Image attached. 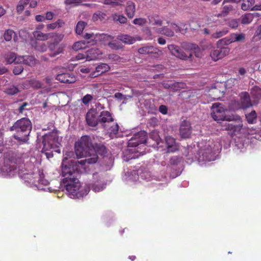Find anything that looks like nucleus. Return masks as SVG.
<instances>
[{
	"instance_id": "nucleus-1",
	"label": "nucleus",
	"mask_w": 261,
	"mask_h": 261,
	"mask_svg": "<svg viewBox=\"0 0 261 261\" xmlns=\"http://www.w3.org/2000/svg\"><path fill=\"white\" fill-rule=\"evenodd\" d=\"M74 153L73 151H67L64 154L62 163V173L64 177L62 185L65 187L71 197L78 199L83 198L89 192V188H82L77 178L81 172V167L86 164L95 163L98 160V156L94 154L92 158L81 160L80 161L70 160Z\"/></svg>"
},
{
	"instance_id": "nucleus-2",
	"label": "nucleus",
	"mask_w": 261,
	"mask_h": 261,
	"mask_svg": "<svg viewBox=\"0 0 261 261\" xmlns=\"http://www.w3.org/2000/svg\"><path fill=\"white\" fill-rule=\"evenodd\" d=\"M31 130L32 123L27 118H22L17 120L10 127V130L14 132L13 138L20 143L28 141Z\"/></svg>"
},
{
	"instance_id": "nucleus-3",
	"label": "nucleus",
	"mask_w": 261,
	"mask_h": 261,
	"mask_svg": "<svg viewBox=\"0 0 261 261\" xmlns=\"http://www.w3.org/2000/svg\"><path fill=\"white\" fill-rule=\"evenodd\" d=\"M182 48L187 50V53L184 52L177 45L170 44L168 46L169 50L173 56L184 60H187L191 59L193 55L191 51L196 52L199 49L198 46L194 43L188 42H184L181 43Z\"/></svg>"
},
{
	"instance_id": "nucleus-4",
	"label": "nucleus",
	"mask_w": 261,
	"mask_h": 261,
	"mask_svg": "<svg viewBox=\"0 0 261 261\" xmlns=\"http://www.w3.org/2000/svg\"><path fill=\"white\" fill-rule=\"evenodd\" d=\"M75 153L77 158H92L91 152L93 151V145L91 139L88 136H82L76 141L74 145Z\"/></svg>"
},
{
	"instance_id": "nucleus-5",
	"label": "nucleus",
	"mask_w": 261,
	"mask_h": 261,
	"mask_svg": "<svg viewBox=\"0 0 261 261\" xmlns=\"http://www.w3.org/2000/svg\"><path fill=\"white\" fill-rule=\"evenodd\" d=\"M147 140V133L144 130H141L137 133L135 134L129 140L128 142V147H135L134 149H129V152L139 153V154L131 155L130 159H135L138 158L141 155H143V150H141V147H138L140 145H143L144 146L146 143Z\"/></svg>"
},
{
	"instance_id": "nucleus-6",
	"label": "nucleus",
	"mask_w": 261,
	"mask_h": 261,
	"mask_svg": "<svg viewBox=\"0 0 261 261\" xmlns=\"http://www.w3.org/2000/svg\"><path fill=\"white\" fill-rule=\"evenodd\" d=\"M42 143L44 150L49 151L53 149L55 151H58L56 149L59 148L60 143L57 133L51 132L45 135L43 137Z\"/></svg>"
},
{
	"instance_id": "nucleus-7",
	"label": "nucleus",
	"mask_w": 261,
	"mask_h": 261,
	"mask_svg": "<svg viewBox=\"0 0 261 261\" xmlns=\"http://www.w3.org/2000/svg\"><path fill=\"white\" fill-rule=\"evenodd\" d=\"M212 116L217 121H231L233 118L231 116H227L225 112L227 111L223 105L220 103H215L212 106Z\"/></svg>"
},
{
	"instance_id": "nucleus-8",
	"label": "nucleus",
	"mask_w": 261,
	"mask_h": 261,
	"mask_svg": "<svg viewBox=\"0 0 261 261\" xmlns=\"http://www.w3.org/2000/svg\"><path fill=\"white\" fill-rule=\"evenodd\" d=\"M22 156L13 152H9L5 156V163L9 166V172L15 170L23 163Z\"/></svg>"
},
{
	"instance_id": "nucleus-9",
	"label": "nucleus",
	"mask_w": 261,
	"mask_h": 261,
	"mask_svg": "<svg viewBox=\"0 0 261 261\" xmlns=\"http://www.w3.org/2000/svg\"><path fill=\"white\" fill-rule=\"evenodd\" d=\"M86 120L89 126H96L99 124V111L97 109H90L86 114Z\"/></svg>"
},
{
	"instance_id": "nucleus-10",
	"label": "nucleus",
	"mask_w": 261,
	"mask_h": 261,
	"mask_svg": "<svg viewBox=\"0 0 261 261\" xmlns=\"http://www.w3.org/2000/svg\"><path fill=\"white\" fill-rule=\"evenodd\" d=\"M57 36L58 40H55L54 42L49 43L48 45V48L51 51V53L49 54V56L50 57H54L62 53L63 51V47L61 45H58V43L63 39L64 35L63 34H57Z\"/></svg>"
},
{
	"instance_id": "nucleus-11",
	"label": "nucleus",
	"mask_w": 261,
	"mask_h": 261,
	"mask_svg": "<svg viewBox=\"0 0 261 261\" xmlns=\"http://www.w3.org/2000/svg\"><path fill=\"white\" fill-rule=\"evenodd\" d=\"M229 121L225 120L222 122L221 125L223 130L229 131L231 135L240 132L243 126V124L241 122L236 124V122L230 123Z\"/></svg>"
},
{
	"instance_id": "nucleus-12",
	"label": "nucleus",
	"mask_w": 261,
	"mask_h": 261,
	"mask_svg": "<svg viewBox=\"0 0 261 261\" xmlns=\"http://www.w3.org/2000/svg\"><path fill=\"white\" fill-rule=\"evenodd\" d=\"M114 121L112 114L108 111L99 112V124L104 128L109 127L110 124Z\"/></svg>"
},
{
	"instance_id": "nucleus-13",
	"label": "nucleus",
	"mask_w": 261,
	"mask_h": 261,
	"mask_svg": "<svg viewBox=\"0 0 261 261\" xmlns=\"http://www.w3.org/2000/svg\"><path fill=\"white\" fill-rule=\"evenodd\" d=\"M230 49L227 47L218 48L212 50L210 56L213 61H217L227 55Z\"/></svg>"
},
{
	"instance_id": "nucleus-14",
	"label": "nucleus",
	"mask_w": 261,
	"mask_h": 261,
	"mask_svg": "<svg viewBox=\"0 0 261 261\" xmlns=\"http://www.w3.org/2000/svg\"><path fill=\"white\" fill-rule=\"evenodd\" d=\"M138 51L140 54L148 55L153 58H158L160 50L153 46L146 45L139 48Z\"/></svg>"
},
{
	"instance_id": "nucleus-15",
	"label": "nucleus",
	"mask_w": 261,
	"mask_h": 261,
	"mask_svg": "<svg viewBox=\"0 0 261 261\" xmlns=\"http://www.w3.org/2000/svg\"><path fill=\"white\" fill-rule=\"evenodd\" d=\"M56 79L61 83L72 84L75 82L76 79L74 75L71 72H65L58 74Z\"/></svg>"
},
{
	"instance_id": "nucleus-16",
	"label": "nucleus",
	"mask_w": 261,
	"mask_h": 261,
	"mask_svg": "<svg viewBox=\"0 0 261 261\" xmlns=\"http://www.w3.org/2000/svg\"><path fill=\"white\" fill-rule=\"evenodd\" d=\"M180 135L182 138H189L191 134V124L189 121H184L180 124Z\"/></svg>"
},
{
	"instance_id": "nucleus-17",
	"label": "nucleus",
	"mask_w": 261,
	"mask_h": 261,
	"mask_svg": "<svg viewBox=\"0 0 261 261\" xmlns=\"http://www.w3.org/2000/svg\"><path fill=\"white\" fill-rule=\"evenodd\" d=\"M85 53L87 61L96 60L102 55L101 51L97 48H91L86 51Z\"/></svg>"
},
{
	"instance_id": "nucleus-18",
	"label": "nucleus",
	"mask_w": 261,
	"mask_h": 261,
	"mask_svg": "<svg viewBox=\"0 0 261 261\" xmlns=\"http://www.w3.org/2000/svg\"><path fill=\"white\" fill-rule=\"evenodd\" d=\"M240 103L242 108L244 109L249 108L252 106L248 92H243L240 94Z\"/></svg>"
},
{
	"instance_id": "nucleus-19",
	"label": "nucleus",
	"mask_w": 261,
	"mask_h": 261,
	"mask_svg": "<svg viewBox=\"0 0 261 261\" xmlns=\"http://www.w3.org/2000/svg\"><path fill=\"white\" fill-rule=\"evenodd\" d=\"M165 142L168 152H173L178 149V146L174 138L171 136H167L165 138Z\"/></svg>"
},
{
	"instance_id": "nucleus-20",
	"label": "nucleus",
	"mask_w": 261,
	"mask_h": 261,
	"mask_svg": "<svg viewBox=\"0 0 261 261\" xmlns=\"http://www.w3.org/2000/svg\"><path fill=\"white\" fill-rule=\"evenodd\" d=\"M125 11L127 17L130 19L133 18L136 12L135 4L132 1H128L126 3Z\"/></svg>"
},
{
	"instance_id": "nucleus-21",
	"label": "nucleus",
	"mask_w": 261,
	"mask_h": 261,
	"mask_svg": "<svg viewBox=\"0 0 261 261\" xmlns=\"http://www.w3.org/2000/svg\"><path fill=\"white\" fill-rule=\"evenodd\" d=\"M117 38L126 44H133L137 41L136 38L127 34H120L117 36Z\"/></svg>"
},
{
	"instance_id": "nucleus-22",
	"label": "nucleus",
	"mask_w": 261,
	"mask_h": 261,
	"mask_svg": "<svg viewBox=\"0 0 261 261\" xmlns=\"http://www.w3.org/2000/svg\"><path fill=\"white\" fill-rule=\"evenodd\" d=\"M95 152H96L97 153L101 155H105L107 153L106 147L103 144L100 143H96L93 145V151L91 152V156H93L94 154L97 156V155L95 153Z\"/></svg>"
},
{
	"instance_id": "nucleus-23",
	"label": "nucleus",
	"mask_w": 261,
	"mask_h": 261,
	"mask_svg": "<svg viewBox=\"0 0 261 261\" xmlns=\"http://www.w3.org/2000/svg\"><path fill=\"white\" fill-rule=\"evenodd\" d=\"M33 35L36 39L40 41H46L51 37L50 33H43L39 31H34Z\"/></svg>"
},
{
	"instance_id": "nucleus-24",
	"label": "nucleus",
	"mask_w": 261,
	"mask_h": 261,
	"mask_svg": "<svg viewBox=\"0 0 261 261\" xmlns=\"http://www.w3.org/2000/svg\"><path fill=\"white\" fill-rule=\"evenodd\" d=\"M5 58L7 63L9 64L12 63H18L19 62H21L20 58H17L16 55L14 53H8L5 55Z\"/></svg>"
},
{
	"instance_id": "nucleus-25",
	"label": "nucleus",
	"mask_w": 261,
	"mask_h": 261,
	"mask_svg": "<svg viewBox=\"0 0 261 261\" xmlns=\"http://www.w3.org/2000/svg\"><path fill=\"white\" fill-rule=\"evenodd\" d=\"M21 60L24 64L30 66H33L35 65L37 62V60L35 58L32 56H23L20 58V60Z\"/></svg>"
},
{
	"instance_id": "nucleus-26",
	"label": "nucleus",
	"mask_w": 261,
	"mask_h": 261,
	"mask_svg": "<svg viewBox=\"0 0 261 261\" xmlns=\"http://www.w3.org/2000/svg\"><path fill=\"white\" fill-rule=\"evenodd\" d=\"M4 38L6 41H10L12 38L16 42L17 40V36L15 32L12 30H7L5 31L4 35Z\"/></svg>"
},
{
	"instance_id": "nucleus-27",
	"label": "nucleus",
	"mask_w": 261,
	"mask_h": 261,
	"mask_svg": "<svg viewBox=\"0 0 261 261\" xmlns=\"http://www.w3.org/2000/svg\"><path fill=\"white\" fill-rule=\"evenodd\" d=\"M64 24L65 22L63 20L59 19L55 22L47 24L46 29L47 31L53 30L57 28H61Z\"/></svg>"
},
{
	"instance_id": "nucleus-28",
	"label": "nucleus",
	"mask_w": 261,
	"mask_h": 261,
	"mask_svg": "<svg viewBox=\"0 0 261 261\" xmlns=\"http://www.w3.org/2000/svg\"><path fill=\"white\" fill-rule=\"evenodd\" d=\"M231 43L234 42L243 41L245 39V35L244 33H231L229 35Z\"/></svg>"
},
{
	"instance_id": "nucleus-29",
	"label": "nucleus",
	"mask_w": 261,
	"mask_h": 261,
	"mask_svg": "<svg viewBox=\"0 0 261 261\" xmlns=\"http://www.w3.org/2000/svg\"><path fill=\"white\" fill-rule=\"evenodd\" d=\"M110 69L109 65L106 63H101L98 65L95 69V72L97 73V75L101 74Z\"/></svg>"
},
{
	"instance_id": "nucleus-30",
	"label": "nucleus",
	"mask_w": 261,
	"mask_h": 261,
	"mask_svg": "<svg viewBox=\"0 0 261 261\" xmlns=\"http://www.w3.org/2000/svg\"><path fill=\"white\" fill-rule=\"evenodd\" d=\"M254 3L255 0H243L241 8L244 11H247L249 9L251 10Z\"/></svg>"
},
{
	"instance_id": "nucleus-31",
	"label": "nucleus",
	"mask_w": 261,
	"mask_h": 261,
	"mask_svg": "<svg viewBox=\"0 0 261 261\" xmlns=\"http://www.w3.org/2000/svg\"><path fill=\"white\" fill-rule=\"evenodd\" d=\"M19 90L17 86L11 85L6 88L4 91L5 93L9 95H14L19 92Z\"/></svg>"
},
{
	"instance_id": "nucleus-32",
	"label": "nucleus",
	"mask_w": 261,
	"mask_h": 261,
	"mask_svg": "<svg viewBox=\"0 0 261 261\" xmlns=\"http://www.w3.org/2000/svg\"><path fill=\"white\" fill-rule=\"evenodd\" d=\"M254 18V15L251 13H247L243 15L241 17V23L247 24L251 23Z\"/></svg>"
},
{
	"instance_id": "nucleus-33",
	"label": "nucleus",
	"mask_w": 261,
	"mask_h": 261,
	"mask_svg": "<svg viewBox=\"0 0 261 261\" xmlns=\"http://www.w3.org/2000/svg\"><path fill=\"white\" fill-rule=\"evenodd\" d=\"M106 13L101 11H97L93 14L92 19L94 22L98 20L101 21L106 19Z\"/></svg>"
},
{
	"instance_id": "nucleus-34",
	"label": "nucleus",
	"mask_w": 261,
	"mask_h": 261,
	"mask_svg": "<svg viewBox=\"0 0 261 261\" xmlns=\"http://www.w3.org/2000/svg\"><path fill=\"white\" fill-rule=\"evenodd\" d=\"M112 124L110 127L105 128L109 132L110 135H116L119 130V125L117 123H115L114 121L112 122L110 124Z\"/></svg>"
},
{
	"instance_id": "nucleus-35",
	"label": "nucleus",
	"mask_w": 261,
	"mask_h": 261,
	"mask_svg": "<svg viewBox=\"0 0 261 261\" xmlns=\"http://www.w3.org/2000/svg\"><path fill=\"white\" fill-rule=\"evenodd\" d=\"M122 0H104L103 4L106 5H110L112 7H116L122 5Z\"/></svg>"
},
{
	"instance_id": "nucleus-36",
	"label": "nucleus",
	"mask_w": 261,
	"mask_h": 261,
	"mask_svg": "<svg viewBox=\"0 0 261 261\" xmlns=\"http://www.w3.org/2000/svg\"><path fill=\"white\" fill-rule=\"evenodd\" d=\"M86 25L87 23L83 21H79L75 27V33L78 35L82 34Z\"/></svg>"
},
{
	"instance_id": "nucleus-37",
	"label": "nucleus",
	"mask_w": 261,
	"mask_h": 261,
	"mask_svg": "<svg viewBox=\"0 0 261 261\" xmlns=\"http://www.w3.org/2000/svg\"><path fill=\"white\" fill-rule=\"evenodd\" d=\"M156 32L159 34H163L168 37H172L174 35L173 31L167 28H160L157 30Z\"/></svg>"
},
{
	"instance_id": "nucleus-38",
	"label": "nucleus",
	"mask_w": 261,
	"mask_h": 261,
	"mask_svg": "<svg viewBox=\"0 0 261 261\" xmlns=\"http://www.w3.org/2000/svg\"><path fill=\"white\" fill-rule=\"evenodd\" d=\"M186 85L183 82H175L172 84V90L174 91H179L186 88Z\"/></svg>"
},
{
	"instance_id": "nucleus-39",
	"label": "nucleus",
	"mask_w": 261,
	"mask_h": 261,
	"mask_svg": "<svg viewBox=\"0 0 261 261\" xmlns=\"http://www.w3.org/2000/svg\"><path fill=\"white\" fill-rule=\"evenodd\" d=\"M149 21L152 25L161 26L162 25V20L158 16L150 17Z\"/></svg>"
},
{
	"instance_id": "nucleus-40",
	"label": "nucleus",
	"mask_w": 261,
	"mask_h": 261,
	"mask_svg": "<svg viewBox=\"0 0 261 261\" xmlns=\"http://www.w3.org/2000/svg\"><path fill=\"white\" fill-rule=\"evenodd\" d=\"M98 39L101 41H103L105 44L107 45L106 43H108V42L111 41L112 40H113L114 37L107 34H101L99 35Z\"/></svg>"
},
{
	"instance_id": "nucleus-41",
	"label": "nucleus",
	"mask_w": 261,
	"mask_h": 261,
	"mask_svg": "<svg viewBox=\"0 0 261 261\" xmlns=\"http://www.w3.org/2000/svg\"><path fill=\"white\" fill-rule=\"evenodd\" d=\"M256 113L255 111H252L251 112L246 115V118L249 123L252 124L255 122L256 120Z\"/></svg>"
},
{
	"instance_id": "nucleus-42",
	"label": "nucleus",
	"mask_w": 261,
	"mask_h": 261,
	"mask_svg": "<svg viewBox=\"0 0 261 261\" xmlns=\"http://www.w3.org/2000/svg\"><path fill=\"white\" fill-rule=\"evenodd\" d=\"M233 6L231 5H225L222 8L221 14H219L218 16H226L230 13V12L233 10Z\"/></svg>"
},
{
	"instance_id": "nucleus-43",
	"label": "nucleus",
	"mask_w": 261,
	"mask_h": 261,
	"mask_svg": "<svg viewBox=\"0 0 261 261\" xmlns=\"http://www.w3.org/2000/svg\"><path fill=\"white\" fill-rule=\"evenodd\" d=\"M90 188L94 192H99L103 190L104 185L97 181L96 182L91 184Z\"/></svg>"
},
{
	"instance_id": "nucleus-44",
	"label": "nucleus",
	"mask_w": 261,
	"mask_h": 261,
	"mask_svg": "<svg viewBox=\"0 0 261 261\" xmlns=\"http://www.w3.org/2000/svg\"><path fill=\"white\" fill-rule=\"evenodd\" d=\"M85 46V41H80L74 43L72 46V48L75 50H78L84 48Z\"/></svg>"
},
{
	"instance_id": "nucleus-45",
	"label": "nucleus",
	"mask_w": 261,
	"mask_h": 261,
	"mask_svg": "<svg viewBox=\"0 0 261 261\" xmlns=\"http://www.w3.org/2000/svg\"><path fill=\"white\" fill-rule=\"evenodd\" d=\"M106 43L107 45H108L112 49L118 50L121 49L123 47L122 44L119 42H113L112 41H109Z\"/></svg>"
},
{
	"instance_id": "nucleus-46",
	"label": "nucleus",
	"mask_w": 261,
	"mask_h": 261,
	"mask_svg": "<svg viewBox=\"0 0 261 261\" xmlns=\"http://www.w3.org/2000/svg\"><path fill=\"white\" fill-rule=\"evenodd\" d=\"M29 84L33 88L39 89L42 87V84L36 79H31L29 81Z\"/></svg>"
},
{
	"instance_id": "nucleus-47",
	"label": "nucleus",
	"mask_w": 261,
	"mask_h": 261,
	"mask_svg": "<svg viewBox=\"0 0 261 261\" xmlns=\"http://www.w3.org/2000/svg\"><path fill=\"white\" fill-rule=\"evenodd\" d=\"M113 18L114 21H119L121 23H125L127 21V18L123 15L115 14Z\"/></svg>"
},
{
	"instance_id": "nucleus-48",
	"label": "nucleus",
	"mask_w": 261,
	"mask_h": 261,
	"mask_svg": "<svg viewBox=\"0 0 261 261\" xmlns=\"http://www.w3.org/2000/svg\"><path fill=\"white\" fill-rule=\"evenodd\" d=\"M228 32V31L227 29H223L222 31H217L216 33L212 34V37L214 38L218 39L225 35Z\"/></svg>"
},
{
	"instance_id": "nucleus-49",
	"label": "nucleus",
	"mask_w": 261,
	"mask_h": 261,
	"mask_svg": "<svg viewBox=\"0 0 261 261\" xmlns=\"http://www.w3.org/2000/svg\"><path fill=\"white\" fill-rule=\"evenodd\" d=\"M251 93L255 98H259L261 97V89L255 87L252 90Z\"/></svg>"
},
{
	"instance_id": "nucleus-50",
	"label": "nucleus",
	"mask_w": 261,
	"mask_h": 261,
	"mask_svg": "<svg viewBox=\"0 0 261 261\" xmlns=\"http://www.w3.org/2000/svg\"><path fill=\"white\" fill-rule=\"evenodd\" d=\"M23 70V67L21 65H18L14 67L13 72L15 75H19Z\"/></svg>"
},
{
	"instance_id": "nucleus-51",
	"label": "nucleus",
	"mask_w": 261,
	"mask_h": 261,
	"mask_svg": "<svg viewBox=\"0 0 261 261\" xmlns=\"http://www.w3.org/2000/svg\"><path fill=\"white\" fill-rule=\"evenodd\" d=\"M218 43L224 45H228L231 43L229 35L218 41Z\"/></svg>"
},
{
	"instance_id": "nucleus-52",
	"label": "nucleus",
	"mask_w": 261,
	"mask_h": 261,
	"mask_svg": "<svg viewBox=\"0 0 261 261\" xmlns=\"http://www.w3.org/2000/svg\"><path fill=\"white\" fill-rule=\"evenodd\" d=\"M93 99V96L90 94H86L82 98V102L85 105H87Z\"/></svg>"
},
{
	"instance_id": "nucleus-53",
	"label": "nucleus",
	"mask_w": 261,
	"mask_h": 261,
	"mask_svg": "<svg viewBox=\"0 0 261 261\" xmlns=\"http://www.w3.org/2000/svg\"><path fill=\"white\" fill-rule=\"evenodd\" d=\"M239 22L237 19H231L228 23V26L232 29H236L238 27Z\"/></svg>"
},
{
	"instance_id": "nucleus-54",
	"label": "nucleus",
	"mask_w": 261,
	"mask_h": 261,
	"mask_svg": "<svg viewBox=\"0 0 261 261\" xmlns=\"http://www.w3.org/2000/svg\"><path fill=\"white\" fill-rule=\"evenodd\" d=\"M36 48L38 51L45 52L47 50V47L45 43H42L37 45Z\"/></svg>"
},
{
	"instance_id": "nucleus-55",
	"label": "nucleus",
	"mask_w": 261,
	"mask_h": 261,
	"mask_svg": "<svg viewBox=\"0 0 261 261\" xmlns=\"http://www.w3.org/2000/svg\"><path fill=\"white\" fill-rule=\"evenodd\" d=\"M145 19L142 18H135L133 20V23L135 24H138L139 25H143L146 23Z\"/></svg>"
},
{
	"instance_id": "nucleus-56",
	"label": "nucleus",
	"mask_w": 261,
	"mask_h": 261,
	"mask_svg": "<svg viewBox=\"0 0 261 261\" xmlns=\"http://www.w3.org/2000/svg\"><path fill=\"white\" fill-rule=\"evenodd\" d=\"M150 137L157 143L160 139V137L158 135V133L155 131L150 133Z\"/></svg>"
},
{
	"instance_id": "nucleus-57",
	"label": "nucleus",
	"mask_w": 261,
	"mask_h": 261,
	"mask_svg": "<svg viewBox=\"0 0 261 261\" xmlns=\"http://www.w3.org/2000/svg\"><path fill=\"white\" fill-rule=\"evenodd\" d=\"M181 158L177 156H174L171 159V164L173 165H177L181 161Z\"/></svg>"
},
{
	"instance_id": "nucleus-58",
	"label": "nucleus",
	"mask_w": 261,
	"mask_h": 261,
	"mask_svg": "<svg viewBox=\"0 0 261 261\" xmlns=\"http://www.w3.org/2000/svg\"><path fill=\"white\" fill-rule=\"evenodd\" d=\"M82 2L81 0H65V4L66 5H71V4H76L79 5Z\"/></svg>"
},
{
	"instance_id": "nucleus-59",
	"label": "nucleus",
	"mask_w": 261,
	"mask_h": 261,
	"mask_svg": "<svg viewBox=\"0 0 261 261\" xmlns=\"http://www.w3.org/2000/svg\"><path fill=\"white\" fill-rule=\"evenodd\" d=\"M159 111L162 114L165 115L167 114L168 108L165 105H161L159 107Z\"/></svg>"
},
{
	"instance_id": "nucleus-60",
	"label": "nucleus",
	"mask_w": 261,
	"mask_h": 261,
	"mask_svg": "<svg viewBox=\"0 0 261 261\" xmlns=\"http://www.w3.org/2000/svg\"><path fill=\"white\" fill-rule=\"evenodd\" d=\"M54 14L50 11H48L45 14V19L48 20H51L53 19Z\"/></svg>"
},
{
	"instance_id": "nucleus-61",
	"label": "nucleus",
	"mask_w": 261,
	"mask_h": 261,
	"mask_svg": "<svg viewBox=\"0 0 261 261\" xmlns=\"http://www.w3.org/2000/svg\"><path fill=\"white\" fill-rule=\"evenodd\" d=\"M42 151L45 154L46 158L48 159L53 157L54 154L53 153V150H50L49 151H45L42 149Z\"/></svg>"
},
{
	"instance_id": "nucleus-62",
	"label": "nucleus",
	"mask_w": 261,
	"mask_h": 261,
	"mask_svg": "<svg viewBox=\"0 0 261 261\" xmlns=\"http://www.w3.org/2000/svg\"><path fill=\"white\" fill-rule=\"evenodd\" d=\"M35 20L37 22H42L45 20V16L42 15H37L35 16Z\"/></svg>"
},
{
	"instance_id": "nucleus-63",
	"label": "nucleus",
	"mask_w": 261,
	"mask_h": 261,
	"mask_svg": "<svg viewBox=\"0 0 261 261\" xmlns=\"http://www.w3.org/2000/svg\"><path fill=\"white\" fill-rule=\"evenodd\" d=\"M86 53L85 54H78L77 55L75 56V59L76 60H80L82 59H86Z\"/></svg>"
},
{
	"instance_id": "nucleus-64",
	"label": "nucleus",
	"mask_w": 261,
	"mask_h": 261,
	"mask_svg": "<svg viewBox=\"0 0 261 261\" xmlns=\"http://www.w3.org/2000/svg\"><path fill=\"white\" fill-rule=\"evenodd\" d=\"M255 35L258 36L259 38H261V24L258 27L255 32Z\"/></svg>"
}]
</instances>
